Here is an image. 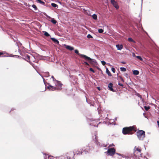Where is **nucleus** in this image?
Instances as JSON below:
<instances>
[{
	"mask_svg": "<svg viewBox=\"0 0 159 159\" xmlns=\"http://www.w3.org/2000/svg\"><path fill=\"white\" fill-rule=\"evenodd\" d=\"M143 0H142V3H143Z\"/></svg>",
	"mask_w": 159,
	"mask_h": 159,
	"instance_id": "52",
	"label": "nucleus"
},
{
	"mask_svg": "<svg viewBox=\"0 0 159 159\" xmlns=\"http://www.w3.org/2000/svg\"><path fill=\"white\" fill-rule=\"evenodd\" d=\"M122 157L125 158H127V157L125 156L123 154H121V156Z\"/></svg>",
	"mask_w": 159,
	"mask_h": 159,
	"instance_id": "37",
	"label": "nucleus"
},
{
	"mask_svg": "<svg viewBox=\"0 0 159 159\" xmlns=\"http://www.w3.org/2000/svg\"><path fill=\"white\" fill-rule=\"evenodd\" d=\"M48 86L47 87L48 89H49V90H51V87H52V85L50 84H48Z\"/></svg>",
	"mask_w": 159,
	"mask_h": 159,
	"instance_id": "30",
	"label": "nucleus"
},
{
	"mask_svg": "<svg viewBox=\"0 0 159 159\" xmlns=\"http://www.w3.org/2000/svg\"><path fill=\"white\" fill-rule=\"evenodd\" d=\"M87 37L89 39H90V38H93L92 36L90 34H88L87 36Z\"/></svg>",
	"mask_w": 159,
	"mask_h": 159,
	"instance_id": "31",
	"label": "nucleus"
},
{
	"mask_svg": "<svg viewBox=\"0 0 159 159\" xmlns=\"http://www.w3.org/2000/svg\"><path fill=\"white\" fill-rule=\"evenodd\" d=\"M46 75H47V77L49 76H50L49 73L48 72L46 73Z\"/></svg>",
	"mask_w": 159,
	"mask_h": 159,
	"instance_id": "39",
	"label": "nucleus"
},
{
	"mask_svg": "<svg viewBox=\"0 0 159 159\" xmlns=\"http://www.w3.org/2000/svg\"><path fill=\"white\" fill-rule=\"evenodd\" d=\"M115 154H117L119 156H121V154L118 153H117V152H115Z\"/></svg>",
	"mask_w": 159,
	"mask_h": 159,
	"instance_id": "40",
	"label": "nucleus"
},
{
	"mask_svg": "<svg viewBox=\"0 0 159 159\" xmlns=\"http://www.w3.org/2000/svg\"><path fill=\"white\" fill-rule=\"evenodd\" d=\"M50 39L56 44H59V41L56 39L54 38H50Z\"/></svg>",
	"mask_w": 159,
	"mask_h": 159,
	"instance_id": "12",
	"label": "nucleus"
},
{
	"mask_svg": "<svg viewBox=\"0 0 159 159\" xmlns=\"http://www.w3.org/2000/svg\"><path fill=\"white\" fill-rule=\"evenodd\" d=\"M84 64L87 66H89V64L86 61H84Z\"/></svg>",
	"mask_w": 159,
	"mask_h": 159,
	"instance_id": "33",
	"label": "nucleus"
},
{
	"mask_svg": "<svg viewBox=\"0 0 159 159\" xmlns=\"http://www.w3.org/2000/svg\"><path fill=\"white\" fill-rule=\"evenodd\" d=\"M101 62L102 65L103 66L105 65V64H106V62L104 61H101Z\"/></svg>",
	"mask_w": 159,
	"mask_h": 159,
	"instance_id": "32",
	"label": "nucleus"
},
{
	"mask_svg": "<svg viewBox=\"0 0 159 159\" xmlns=\"http://www.w3.org/2000/svg\"><path fill=\"white\" fill-rule=\"evenodd\" d=\"M89 70L90 71H92L93 73H94L95 72L94 70H93V68H90Z\"/></svg>",
	"mask_w": 159,
	"mask_h": 159,
	"instance_id": "36",
	"label": "nucleus"
},
{
	"mask_svg": "<svg viewBox=\"0 0 159 159\" xmlns=\"http://www.w3.org/2000/svg\"><path fill=\"white\" fill-rule=\"evenodd\" d=\"M43 154L45 155V156H44V159H46V155L45 154V153H43Z\"/></svg>",
	"mask_w": 159,
	"mask_h": 159,
	"instance_id": "42",
	"label": "nucleus"
},
{
	"mask_svg": "<svg viewBox=\"0 0 159 159\" xmlns=\"http://www.w3.org/2000/svg\"><path fill=\"white\" fill-rule=\"evenodd\" d=\"M120 69L121 71H125L126 70V69L125 68L123 67H120Z\"/></svg>",
	"mask_w": 159,
	"mask_h": 159,
	"instance_id": "22",
	"label": "nucleus"
},
{
	"mask_svg": "<svg viewBox=\"0 0 159 159\" xmlns=\"http://www.w3.org/2000/svg\"><path fill=\"white\" fill-rule=\"evenodd\" d=\"M92 17L93 18V19H94V20H96L97 19V16L96 14H93L92 15Z\"/></svg>",
	"mask_w": 159,
	"mask_h": 159,
	"instance_id": "19",
	"label": "nucleus"
},
{
	"mask_svg": "<svg viewBox=\"0 0 159 159\" xmlns=\"http://www.w3.org/2000/svg\"><path fill=\"white\" fill-rule=\"evenodd\" d=\"M116 47L117 48V50H121L123 48V46L122 45L116 44Z\"/></svg>",
	"mask_w": 159,
	"mask_h": 159,
	"instance_id": "14",
	"label": "nucleus"
},
{
	"mask_svg": "<svg viewBox=\"0 0 159 159\" xmlns=\"http://www.w3.org/2000/svg\"><path fill=\"white\" fill-rule=\"evenodd\" d=\"M136 57L139 59L140 61H143V59L142 58L139 56H136Z\"/></svg>",
	"mask_w": 159,
	"mask_h": 159,
	"instance_id": "28",
	"label": "nucleus"
},
{
	"mask_svg": "<svg viewBox=\"0 0 159 159\" xmlns=\"http://www.w3.org/2000/svg\"><path fill=\"white\" fill-rule=\"evenodd\" d=\"M3 52V54H4L5 53H6V52Z\"/></svg>",
	"mask_w": 159,
	"mask_h": 159,
	"instance_id": "48",
	"label": "nucleus"
},
{
	"mask_svg": "<svg viewBox=\"0 0 159 159\" xmlns=\"http://www.w3.org/2000/svg\"><path fill=\"white\" fill-rule=\"evenodd\" d=\"M65 47L66 48L70 51H72L74 49V48L73 47H72L69 45H65Z\"/></svg>",
	"mask_w": 159,
	"mask_h": 159,
	"instance_id": "13",
	"label": "nucleus"
},
{
	"mask_svg": "<svg viewBox=\"0 0 159 159\" xmlns=\"http://www.w3.org/2000/svg\"><path fill=\"white\" fill-rule=\"evenodd\" d=\"M75 153H74V152L72 151L67 152L66 154V156L68 159H75L74 156Z\"/></svg>",
	"mask_w": 159,
	"mask_h": 159,
	"instance_id": "5",
	"label": "nucleus"
},
{
	"mask_svg": "<svg viewBox=\"0 0 159 159\" xmlns=\"http://www.w3.org/2000/svg\"><path fill=\"white\" fill-rule=\"evenodd\" d=\"M133 56H135V54L134 53H133Z\"/></svg>",
	"mask_w": 159,
	"mask_h": 159,
	"instance_id": "49",
	"label": "nucleus"
},
{
	"mask_svg": "<svg viewBox=\"0 0 159 159\" xmlns=\"http://www.w3.org/2000/svg\"><path fill=\"white\" fill-rule=\"evenodd\" d=\"M87 153H89V152L87 151L86 150L85 147L82 149L81 152H80V154L81 155H83L84 154H86Z\"/></svg>",
	"mask_w": 159,
	"mask_h": 159,
	"instance_id": "11",
	"label": "nucleus"
},
{
	"mask_svg": "<svg viewBox=\"0 0 159 159\" xmlns=\"http://www.w3.org/2000/svg\"><path fill=\"white\" fill-rule=\"evenodd\" d=\"M56 157V158H57V157Z\"/></svg>",
	"mask_w": 159,
	"mask_h": 159,
	"instance_id": "53",
	"label": "nucleus"
},
{
	"mask_svg": "<svg viewBox=\"0 0 159 159\" xmlns=\"http://www.w3.org/2000/svg\"><path fill=\"white\" fill-rule=\"evenodd\" d=\"M111 3L113 5V6L116 9H118L119 8V7L117 4V3L115 0H111Z\"/></svg>",
	"mask_w": 159,
	"mask_h": 159,
	"instance_id": "8",
	"label": "nucleus"
},
{
	"mask_svg": "<svg viewBox=\"0 0 159 159\" xmlns=\"http://www.w3.org/2000/svg\"><path fill=\"white\" fill-rule=\"evenodd\" d=\"M98 32L100 33H102L103 32V30L102 29H100L98 30Z\"/></svg>",
	"mask_w": 159,
	"mask_h": 159,
	"instance_id": "29",
	"label": "nucleus"
},
{
	"mask_svg": "<svg viewBox=\"0 0 159 159\" xmlns=\"http://www.w3.org/2000/svg\"><path fill=\"white\" fill-rule=\"evenodd\" d=\"M61 87L62 86H52V87H51V90H50V91H54L56 90H61V89H62V88H61Z\"/></svg>",
	"mask_w": 159,
	"mask_h": 159,
	"instance_id": "9",
	"label": "nucleus"
},
{
	"mask_svg": "<svg viewBox=\"0 0 159 159\" xmlns=\"http://www.w3.org/2000/svg\"><path fill=\"white\" fill-rule=\"evenodd\" d=\"M136 95L138 96V97L140 98H142L141 96L138 93H137L136 94Z\"/></svg>",
	"mask_w": 159,
	"mask_h": 159,
	"instance_id": "35",
	"label": "nucleus"
},
{
	"mask_svg": "<svg viewBox=\"0 0 159 159\" xmlns=\"http://www.w3.org/2000/svg\"><path fill=\"white\" fill-rule=\"evenodd\" d=\"M75 53L78 54L79 56H81V57H84L85 60L88 61L91 64L94 65L97 64V62L95 60L92 59L85 55L79 53L78 50H75Z\"/></svg>",
	"mask_w": 159,
	"mask_h": 159,
	"instance_id": "1",
	"label": "nucleus"
},
{
	"mask_svg": "<svg viewBox=\"0 0 159 159\" xmlns=\"http://www.w3.org/2000/svg\"><path fill=\"white\" fill-rule=\"evenodd\" d=\"M51 22L53 24H55L57 23V21L54 19H52L51 20Z\"/></svg>",
	"mask_w": 159,
	"mask_h": 159,
	"instance_id": "25",
	"label": "nucleus"
},
{
	"mask_svg": "<svg viewBox=\"0 0 159 159\" xmlns=\"http://www.w3.org/2000/svg\"><path fill=\"white\" fill-rule=\"evenodd\" d=\"M115 150L114 148H109L107 151L105 152V153L108 154L109 156H113L115 153Z\"/></svg>",
	"mask_w": 159,
	"mask_h": 159,
	"instance_id": "4",
	"label": "nucleus"
},
{
	"mask_svg": "<svg viewBox=\"0 0 159 159\" xmlns=\"http://www.w3.org/2000/svg\"><path fill=\"white\" fill-rule=\"evenodd\" d=\"M137 134L138 138L140 140H143L145 137V132L143 130H139L137 132Z\"/></svg>",
	"mask_w": 159,
	"mask_h": 159,
	"instance_id": "3",
	"label": "nucleus"
},
{
	"mask_svg": "<svg viewBox=\"0 0 159 159\" xmlns=\"http://www.w3.org/2000/svg\"><path fill=\"white\" fill-rule=\"evenodd\" d=\"M106 146H107V145H104V144L103 145V147H106Z\"/></svg>",
	"mask_w": 159,
	"mask_h": 159,
	"instance_id": "45",
	"label": "nucleus"
},
{
	"mask_svg": "<svg viewBox=\"0 0 159 159\" xmlns=\"http://www.w3.org/2000/svg\"><path fill=\"white\" fill-rule=\"evenodd\" d=\"M44 32V35L46 37H50V35L46 31L43 32Z\"/></svg>",
	"mask_w": 159,
	"mask_h": 159,
	"instance_id": "18",
	"label": "nucleus"
},
{
	"mask_svg": "<svg viewBox=\"0 0 159 159\" xmlns=\"http://www.w3.org/2000/svg\"><path fill=\"white\" fill-rule=\"evenodd\" d=\"M136 150L139 151V152H140L141 151V149H139V148H137V149H136Z\"/></svg>",
	"mask_w": 159,
	"mask_h": 159,
	"instance_id": "38",
	"label": "nucleus"
},
{
	"mask_svg": "<svg viewBox=\"0 0 159 159\" xmlns=\"http://www.w3.org/2000/svg\"><path fill=\"white\" fill-rule=\"evenodd\" d=\"M132 131L134 132L136 131V128L134 126L123 128L122 133L124 135L132 134H133V133L132 132Z\"/></svg>",
	"mask_w": 159,
	"mask_h": 159,
	"instance_id": "2",
	"label": "nucleus"
},
{
	"mask_svg": "<svg viewBox=\"0 0 159 159\" xmlns=\"http://www.w3.org/2000/svg\"><path fill=\"white\" fill-rule=\"evenodd\" d=\"M113 87V84L112 83H110L109 84L108 86V87L109 88V89L112 92H115V91L114 90Z\"/></svg>",
	"mask_w": 159,
	"mask_h": 159,
	"instance_id": "10",
	"label": "nucleus"
},
{
	"mask_svg": "<svg viewBox=\"0 0 159 159\" xmlns=\"http://www.w3.org/2000/svg\"><path fill=\"white\" fill-rule=\"evenodd\" d=\"M37 1L42 5H44L45 4L44 2L42 1L41 0H37Z\"/></svg>",
	"mask_w": 159,
	"mask_h": 159,
	"instance_id": "17",
	"label": "nucleus"
},
{
	"mask_svg": "<svg viewBox=\"0 0 159 159\" xmlns=\"http://www.w3.org/2000/svg\"><path fill=\"white\" fill-rule=\"evenodd\" d=\"M98 89L99 90H100V89H99L100 87H98Z\"/></svg>",
	"mask_w": 159,
	"mask_h": 159,
	"instance_id": "50",
	"label": "nucleus"
},
{
	"mask_svg": "<svg viewBox=\"0 0 159 159\" xmlns=\"http://www.w3.org/2000/svg\"><path fill=\"white\" fill-rule=\"evenodd\" d=\"M32 7L35 10H37L38 9L36 6L34 4H33Z\"/></svg>",
	"mask_w": 159,
	"mask_h": 159,
	"instance_id": "26",
	"label": "nucleus"
},
{
	"mask_svg": "<svg viewBox=\"0 0 159 159\" xmlns=\"http://www.w3.org/2000/svg\"><path fill=\"white\" fill-rule=\"evenodd\" d=\"M111 71H112V72L113 73H115V68L114 67H112L111 68Z\"/></svg>",
	"mask_w": 159,
	"mask_h": 159,
	"instance_id": "34",
	"label": "nucleus"
},
{
	"mask_svg": "<svg viewBox=\"0 0 159 159\" xmlns=\"http://www.w3.org/2000/svg\"><path fill=\"white\" fill-rule=\"evenodd\" d=\"M121 63L122 64H125V61H122Z\"/></svg>",
	"mask_w": 159,
	"mask_h": 159,
	"instance_id": "44",
	"label": "nucleus"
},
{
	"mask_svg": "<svg viewBox=\"0 0 159 159\" xmlns=\"http://www.w3.org/2000/svg\"><path fill=\"white\" fill-rule=\"evenodd\" d=\"M118 85L121 86H123V85L122 84H121V83H118Z\"/></svg>",
	"mask_w": 159,
	"mask_h": 159,
	"instance_id": "41",
	"label": "nucleus"
},
{
	"mask_svg": "<svg viewBox=\"0 0 159 159\" xmlns=\"http://www.w3.org/2000/svg\"><path fill=\"white\" fill-rule=\"evenodd\" d=\"M51 5L52 7H58V5L55 3H52Z\"/></svg>",
	"mask_w": 159,
	"mask_h": 159,
	"instance_id": "23",
	"label": "nucleus"
},
{
	"mask_svg": "<svg viewBox=\"0 0 159 159\" xmlns=\"http://www.w3.org/2000/svg\"><path fill=\"white\" fill-rule=\"evenodd\" d=\"M53 157V156H48V158H49V157Z\"/></svg>",
	"mask_w": 159,
	"mask_h": 159,
	"instance_id": "47",
	"label": "nucleus"
},
{
	"mask_svg": "<svg viewBox=\"0 0 159 159\" xmlns=\"http://www.w3.org/2000/svg\"><path fill=\"white\" fill-rule=\"evenodd\" d=\"M85 148L89 153L90 150V147L89 146H87L86 147H85Z\"/></svg>",
	"mask_w": 159,
	"mask_h": 159,
	"instance_id": "21",
	"label": "nucleus"
},
{
	"mask_svg": "<svg viewBox=\"0 0 159 159\" xmlns=\"http://www.w3.org/2000/svg\"><path fill=\"white\" fill-rule=\"evenodd\" d=\"M3 52H0V56L2 55L3 54Z\"/></svg>",
	"mask_w": 159,
	"mask_h": 159,
	"instance_id": "43",
	"label": "nucleus"
},
{
	"mask_svg": "<svg viewBox=\"0 0 159 159\" xmlns=\"http://www.w3.org/2000/svg\"><path fill=\"white\" fill-rule=\"evenodd\" d=\"M73 152H74V153H76L77 155H79L80 153V151H79L78 150H75Z\"/></svg>",
	"mask_w": 159,
	"mask_h": 159,
	"instance_id": "24",
	"label": "nucleus"
},
{
	"mask_svg": "<svg viewBox=\"0 0 159 159\" xmlns=\"http://www.w3.org/2000/svg\"><path fill=\"white\" fill-rule=\"evenodd\" d=\"M14 110V109H13V108H12L11 109V111H12V110Z\"/></svg>",
	"mask_w": 159,
	"mask_h": 159,
	"instance_id": "51",
	"label": "nucleus"
},
{
	"mask_svg": "<svg viewBox=\"0 0 159 159\" xmlns=\"http://www.w3.org/2000/svg\"><path fill=\"white\" fill-rule=\"evenodd\" d=\"M106 73L107 74L108 76H111V75L110 72V71L107 68L106 69Z\"/></svg>",
	"mask_w": 159,
	"mask_h": 159,
	"instance_id": "16",
	"label": "nucleus"
},
{
	"mask_svg": "<svg viewBox=\"0 0 159 159\" xmlns=\"http://www.w3.org/2000/svg\"><path fill=\"white\" fill-rule=\"evenodd\" d=\"M128 41L129 42H133L134 43H135V41H134L132 38H128Z\"/></svg>",
	"mask_w": 159,
	"mask_h": 159,
	"instance_id": "20",
	"label": "nucleus"
},
{
	"mask_svg": "<svg viewBox=\"0 0 159 159\" xmlns=\"http://www.w3.org/2000/svg\"><path fill=\"white\" fill-rule=\"evenodd\" d=\"M133 71V74L134 75H139V71H138V70H134Z\"/></svg>",
	"mask_w": 159,
	"mask_h": 159,
	"instance_id": "15",
	"label": "nucleus"
},
{
	"mask_svg": "<svg viewBox=\"0 0 159 159\" xmlns=\"http://www.w3.org/2000/svg\"><path fill=\"white\" fill-rule=\"evenodd\" d=\"M26 61H28L29 62V63L31 64V65L32 66H34V64H33L32 63L30 62V59L31 58L32 59H34L35 58L33 56H30L29 55H27V56L26 57Z\"/></svg>",
	"mask_w": 159,
	"mask_h": 159,
	"instance_id": "7",
	"label": "nucleus"
},
{
	"mask_svg": "<svg viewBox=\"0 0 159 159\" xmlns=\"http://www.w3.org/2000/svg\"><path fill=\"white\" fill-rule=\"evenodd\" d=\"M51 78L52 79L53 81L55 84L56 86H62V84L60 81L56 80L53 76H52Z\"/></svg>",
	"mask_w": 159,
	"mask_h": 159,
	"instance_id": "6",
	"label": "nucleus"
},
{
	"mask_svg": "<svg viewBox=\"0 0 159 159\" xmlns=\"http://www.w3.org/2000/svg\"><path fill=\"white\" fill-rule=\"evenodd\" d=\"M144 108H145V109L146 111H148L149 109L150 108V107L149 106H145L144 107Z\"/></svg>",
	"mask_w": 159,
	"mask_h": 159,
	"instance_id": "27",
	"label": "nucleus"
},
{
	"mask_svg": "<svg viewBox=\"0 0 159 159\" xmlns=\"http://www.w3.org/2000/svg\"><path fill=\"white\" fill-rule=\"evenodd\" d=\"M158 125L159 126V121H157Z\"/></svg>",
	"mask_w": 159,
	"mask_h": 159,
	"instance_id": "46",
	"label": "nucleus"
}]
</instances>
